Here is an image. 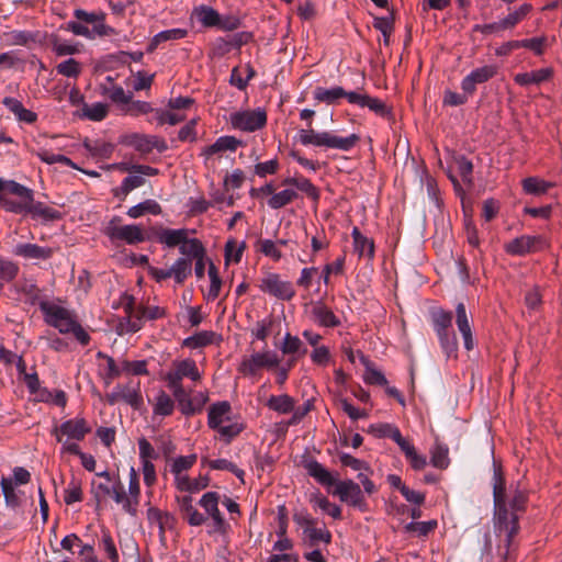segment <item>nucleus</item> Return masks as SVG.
<instances>
[{
    "mask_svg": "<svg viewBox=\"0 0 562 562\" xmlns=\"http://www.w3.org/2000/svg\"><path fill=\"white\" fill-rule=\"evenodd\" d=\"M91 431V426L83 417H75L59 425L54 430L56 439L61 442V438L82 441Z\"/></svg>",
    "mask_w": 562,
    "mask_h": 562,
    "instance_id": "17",
    "label": "nucleus"
},
{
    "mask_svg": "<svg viewBox=\"0 0 562 562\" xmlns=\"http://www.w3.org/2000/svg\"><path fill=\"white\" fill-rule=\"evenodd\" d=\"M209 278L211 281L210 289L207 292V300L214 301L218 297L221 286H222V280L218 276L216 267L211 262L209 267Z\"/></svg>",
    "mask_w": 562,
    "mask_h": 562,
    "instance_id": "64",
    "label": "nucleus"
},
{
    "mask_svg": "<svg viewBox=\"0 0 562 562\" xmlns=\"http://www.w3.org/2000/svg\"><path fill=\"white\" fill-rule=\"evenodd\" d=\"M344 94H346V91L341 87H333L330 89L316 87L314 90V99L326 104L337 103L339 99L344 98Z\"/></svg>",
    "mask_w": 562,
    "mask_h": 562,
    "instance_id": "40",
    "label": "nucleus"
},
{
    "mask_svg": "<svg viewBox=\"0 0 562 562\" xmlns=\"http://www.w3.org/2000/svg\"><path fill=\"white\" fill-rule=\"evenodd\" d=\"M125 316L122 317L117 325L120 335L127 333H136L143 327L144 313L142 306H135L133 296H125L123 301Z\"/></svg>",
    "mask_w": 562,
    "mask_h": 562,
    "instance_id": "12",
    "label": "nucleus"
},
{
    "mask_svg": "<svg viewBox=\"0 0 562 562\" xmlns=\"http://www.w3.org/2000/svg\"><path fill=\"white\" fill-rule=\"evenodd\" d=\"M243 429L244 427L241 424L229 419V422L222 424L215 430L222 439L226 442H231V440L238 436Z\"/></svg>",
    "mask_w": 562,
    "mask_h": 562,
    "instance_id": "60",
    "label": "nucleus"
},
{
    "mask_svg": "<svg viewBox=\"0 0 562 562\" xmlns=\"http://www.w3.org/2000/svg\"><path fill=\"white\" fill-rule=\"evenodd\" d=\"M279 363L280 358L277 352L263 350L244 357L238 366V371L245 376H257L263 369L272 370Z\"/></svg>",
    "mask_w": 562,
    "mask_h": 562,
    "instance_id": "7",
    "label": "nucleus"
},
{
    "mask_svg": "<svg viewBox=\"0 0 562 562\" xmlns=\"http://www.w3.org/2000/svg\"><path fill=\"white\" fill-rule=\"evenodd\" d=\"M459 331L463 339L464 348L468 351H472L475 346L473 333L469 319L467 317L465 308L463 304L459 303Z\"/></svg>",
    "mask_w": 562,
    "mask_h": 562,
    "instance_id": "34",
    "label": "nucleus"
},
{
    "mask_svg": "<svg viewBox=\"0 0 562 562\" xmlns=\"http://www.w3.org/2000/svg\"><path fill=\"white\" fill-rule=\"evenodd\" d=\"M188 236V229L186 228H179V229H171V228H160L156 233V238L160 244L166 245L167 247H176L181 246L183 241H187Z\"/></svg>",
    "mask_w": 562,
    "mask_h": 562,
    "instance_id": "31",
    "label": "nucleus"
},
{
    "mask_svg": "<svg viewBox=\"0 0 562 562\" xmlns=\"http://www.w3.org/2000/svg\"><path fill=\"white\" fill-rule=\"evenodd\" d=\"M231 405L227 402H218L210 406L207 425L211 429H216L222 424L229 422Z\"/></svg>",
    "mask_w": 562,
    "mask_h": 562,
    "instance_id": "28",
    "label": "nucleus"
},
{
    "mask_svg": "<svg viewBox=\"0 0 562 562\" xmlns=\"http://www.w3.org/2000/svg\"><path fill=\"white\" fill-rule=\"evenodd\" d=\"M345 261H346V256L342 255V256L338 257L334 262L324 266L323 272H322V279L326 285L329 284L331 274L340 276L344 273Z\"/></svg>",
    "mask_w": 562,
    "mask_h": 562,
    "instance_id": "59",
    "label": "nucleus"
},
{
    "mask_svg": "<svg viewBox=\"0 0 562 562\" xmlns=\"http://www.w3.org/2000/svg\"><path fill=\"white\" fill-rule=\"evenodd\" d=\"M554 183L546 181L537 177H529L522 180V188L526 193L540 195L553 188Z\"/></svg>",
    "mask_w": 562,
    "mask_h": 562,
    "instance_id": "44",
    "label": "nucleus"
},
{
    "mask_svg": "<svg viewBox=\"0 0 562 562\" xmlns=\"http://www.w3.org/2000/svg\"><path fill=\"white\" fill-rule=\"evenodd\" d=\"M192 18H195L204 27H216L220 23V13L205 4L195 7L192 11Z\"/></svg>",
    "mask_w": 562,
    "mask_h": 562,
    "instance_id": "32",
    "label": "nucleus"
},
{
    "mask_svg": "<svg viewBox=\"0 0 562 562\" xmlns=\"http://www.w3.org/2000/svg\"><path fill=\"white\" fill-rule=\"evenodd\" d=\"M247 245L245 241H237L234 238H229L224 248L225 265L239 263Z\"/></svg>",
    "mask_w": 562,
    "mask_h": 562,
    "instance_id": "37",
    "label": "nucleus"
},
{
    "mask_svg": "<svg viewBox=\"0 0 562 562\" xmlns=\"http://www.w3.org/2000/svg\"><path fill=\"white\" fill-rule=\"evenodd\" d=\"M120 218L114 217L105 228V234L111 240H122L128 245H135L145 240V233L139 225H120Z\"/></svg>",
    "mask_w": 562,
    "mask_h": 562,
    "instance_id": "11",
    "label": "nucleus"
},
{
    "mask_svg": "<svg viewBox=\"0 0 562 562\" xmlns=\"http://www.w3.org/2000/svg\"><path fill=\"white\" fill-rule=\"evenodd\" d=\"M98 480L91 482V494L98 504L112 499L124 510V504L128 506L125 487L119 475L109 471L98 472Z\"/></svg>",
    "mask_w": 562,
    "mask_h": 562,
    "instance_id": "5",
    "label": "nucleus"
},
{
    "mask_svg": "<svg viewBox=\"0 0 562 562\" xmlns=\"http://www.w3.org/2000/svg\"><path fill=\"white\" fill-rule=\"evenodd\" d=\"M155 119L157 120V123L159 125L169 124V125H176L182 121L186 120V115L176 112L173 110H158L155 109Z\"/></svg>",
    "mask_w": 562,
    "mask_h": 562,
    "instance_id": "58",
    "label": "nucleus"
},
{
    "mask_svg": "<svg viewBox=\"0 0 562 562\" xmlns=\"http://www.w3.org/2000/svg\"><path fill=\"white\" fill-rule=\"evenodd\" d=\"M126 144L143 155H147L154 149H157L159 153H164L168 148L164 138L139 133H134L127 136Z\"/></svg>",
    "mask_w": 562,
    "mask_h": 562,
    "instance_id": "19",
    "label": "nucleus"
},
{
    "mask_svg": "<svg viewBox=\"0 0 562 562\" xmlns=\"http://www.w3.org/2000/svg\"><path fill=\"white\" fill-rule=\"evenodd\" d=\"M282 184L296 188L297 190L304 192L308 198H311L314 201H317L319 199L318 189L307 178L289 177L282 181Z\"/></svg>",
    "mask_w": 562,
    "mask_h": 562,
    "instance_id": "35",
    "label": "nucleus"
},
{
    "mask_svg": "<svg viewBox=\"0 0 562 562\" xmlns=\"http://www.w3.org/2000/svg\"><path fill=\"white\" fill-rule=\"evenodd\" d=\"M221 495L217 492H206L199 501V505L205 510L212 520L211 532L225 533L228 525L218 509Z\"/></svg>",
    "mask_w": 562,
    "mask_h": 562,
    "instance_id": "14",
    "label": "nucleus"
},
{
    "mask_svg": "<svg viewBox=\"0 0 562 562\" xmlns=\"http://www.w3.org/2000/svg\"><path fill=\"white\" fill-rule=\"evenodd\" d=\"M56 71L64 77L76 79L82 71V65L74 58H68L56 66Z\"/></svg>",
    "mask_w": 562,
    "mask_h": 562,
    "instance_id": "51",
    "label": "nucleus"
},
{
    "mask_svg": "<svg viewBox=\"0 0 562 562\" xmlns=\"http://www.w3.org/2000/svg\"><path fill=\"white\" fill-rule=\"evenodd\" d=\"M8 193L16 195L20 200L14 201L4 193L3 196H0V206L14 214H26L27 203L31 200V189L15 182L9 184Z\"/></svg>",
    "mask_w": 562,
    "mask_h": 562,
    "instance_id": "16",
    "label": "nucleus"
},
{
    "mask_svg": "<svg viewBox=\"0 0 562 562\" xmlns=\"http://www.w3.org/2000/svg\"><path fill=\"white\" fill-rule=\"evenodd\" d=\"M188 32L183 29H171L156 34L148 45V52H154L160 43L184 38Z\"/></svg>",
    "mask_w": 562,
    "mask_h": 562,
    "instance_id": "42",
    "label": "nucleus"
},
{
    "mask_svg": "<svg viewBox=\"0 0 562 562\" xmlns=\"http://www.w3.org/2000/svg\"><path fill=\"white\" fill-rule=\"evenodd\" d=\"M531 10V5L522 4L514 12H510L506 18L501 20V26L504 30L513 29L519 21H521Z\"/></svg>",
    "mask_w": 562,
    "mask_h": 562,
    "instance_id": "57",
    "label": "nucleus"
},
{
    "mask_svg": "<svg viewBox=\"0 0 562 562\" xmlns=\"http://www.w3.org/2000/svg\"><path fill=\"white\" fill-rule=\"evenodd\" d=\"M368 432L378 438H391L392 440L395 437H400V429L389 423L372 424L369 426Z\"/></svg>",
    "mask_w": 562,
    "mask_h": 562,
    "instance_id": "50",
    "label": "nucleus"
},
{
    "mask_svg": "<svg viewBox=\"0 0 562 562\" xmlns=\"http://www.w3.org/2000/svg\"><path fill=\"white\" fill-rule=\"evenodd\" d=\"M179 250L183 256L192 257L194 259L198 257H205V249L202 243L196 238L189 239L187 237V241L181 244Z\"/></svg>",
    "mask_w": 562,
    "mask_h": 562,
    "instance_id": "56",
    "label": "nucleus"
},
{
    "mask_svg": "<svg viewBox=\"0 0 562 562\" xmlns=\"http://www.w3.org/2000/svg\"><path fill=\"white\" fill-rule=\"evenodd\" d=\"M214 337H215V334L213 331H207V330L199 331L190 337H187L183 340L182 346L191 348V349L202 348V347L211 345L214 340Z\"/></svg>",
    "mask_w": 562,
    "mask_h": 562,
    "instance_id": "47",
    "label": "nucleus"
},
{
    "mask_svg": "<svg viewBox=\"0 0 562 562\" xmlns=\"http://www.w3.org/2000/svg\"><path fill=\"white\" fill-rule=\"evenodd\" d=\"M117 168L121 171H127L130 173H139L146 177H154L158 175V169L147 165H131L127 162H120L109 166V169Z\"/></svg>",
    "mask_w": 562,
    "mask_h": 562,
    "instance_id": "53",
    "label": "nucleus"
},
{
    "mask_svg": "<svg viewBox=\"0 0 562 562\" xmlns=\"http://www.w3.org/2000/svg\"><path fill=\"white\" fill-rule=\"evenodd\" d=\"M259 288L262 292L283 301H290L295 295L292 283L282 280L277 273H268L260 279Z\"/></svg>",
    "mask_w": 562,
    "mask_h": 562,
    "instance_id": "13",
    "label": "nucleus"
},
{
    "mask_svg": "<svg viewBox=\"0 0 562 562\" xmlns=\"http://www.w3.org/2000/svg\"><path fill=\"white\" fill-rule=\"evenodd\" d=\"M26 214H31L33 218H42L44 221H56L60 217V213L46 205L43 202L34 201V193L31 190V200L27 203Z\"/></svg>",
    "mask_w": 562,
    "mask_h": 562,
    "instance_id": "27",
    "label": "nucleus"
},
{
    "mask_svg": "<svg viewBox=\"0 0 562 562\" xmlns=\"http://www.w3.org/2000/svg\"><path fill=\"white\" fill-rule=\"evenodd\" d=\"M266 406L279 414H289L295 407V400L288 394L271 395L267 400Z\"/></svg>",
    "mask_w": 562,
    "mask_h": 562,
    "instance_id": "33",
    "label": "nucleus"
},
{
    "mask_svg": "<svg viewBox=\"0 0 562 562\" xmlns=\"http://www.w3.org/2000/svg\"><path fill=\"white\" fill-rule=\"evenodd\" d=\"M106 401L112 405L124 402L134 408H138L143 404L139 383L131 381L125 384H117L112 392L106 394Z\"/></svg>",
    "mask_w": 562,
    "mask_h": 562,
    "instance_id": "15",
    "label": "nucleus"
},
{
    "mask_svg": "<svg viewBox=\"0 0 562 562\" xmlns=\"http://www.w3.org/2000/svg\"><path fill=\"white\" fill-rule=\"evenodd\" d=\"M553 70L552 68H541L530 72H521L517 74L514 77V80L519 86H529V85H540L544 81H548L552 78Z\"/></svg>",
    "mask_w": 562,
    "mask_h": 562,
    "instance_id": "30",
    "label": "nucleus"
},
{
    "mask_svg": "<svg viewBox=\"0 0 562 562\" xmlns=\"http://www.w3.org/2000/svg\"><path fill=\"white\" fill-rule=\"evenodd\" d=\"M2 104L14 114L19 122L33 124L37 121V114L24 108L22 102L18 99L7 97L3 99Z\"/></svg>",
    "mask_w": 562,
    "mask_h": 562,
    "instance_id": "26",
    "label": "nucleus"
},
{
    "mask_svg": "<svg viewBox=\"0 0 562 562\" xmlns=\"http://www.w3.org/2000/svg\"><path fill=\"white\" fill-rule=\"evenodd\" d=\"M83 499L81 481L72 477L64 491V502L67 505L81 502Z\"/></svg>",
    "mask_w": 562,
    "mask_h": 562,
    "instance_id": "48",
    "label": "nucleus"
},
{
    "mask_svg": "<svg viewBox=\"0 0 562 562\" xmlns=\"http://www.w3.org/2000/svg\"><path fill=\"white\" fill-rule=\"evenodd\" d=\"M333 494L350 506L362 508L366 505L360 485L352 480L337 481Z\"/></svg>",
    "mask_w": 562,
    "mask_h": 562,
    "instance_id": "18",
    "label": "nucleus"
},
{
    "mask_svg": "<svg viewBox=\"0 0 562 562\" xmlns=\"http://www.w3.org/2000/svg\"><path fill=\"white\" fill-rule=\"evenodd\" d=\"M307 474L312 476L317 483L325 487L335 486L337 477L328 471L322 463L311 461L305 465Z\"/></svg>",
    "mask_w": 562,
    "mask_h": 562,
    "instance_id": "25",
    "label": "nucleus"
},
{
    "mask_svg": "<svg viewBox=\"0 0 562 562\" xmlns=\"http://www.w3.org/2000/svg\"><path fill=\"white\" fill-rule=\"evenodd\" d=\"M13 254L24 259L46 260L53 256V249L36 244L24 243L18 244L14 247Z\"/></svg>",
    "mask_w": 562,
    "mask_h": 562,
    "instance_id": "22",
    "label": "nucleus"
},
{
    "mask_svg": "<svg viewBox=\"0 0 562 562\" xmlns=\"http://www.w3.org/2000/svg\"><path fill=\"white\" fill-rule=\"evenodd\" d=\"M147 519L150 525L157 526L160 532H164L165 528L171 524L173 518L167 512H162L156 507H149L147 509Z\"/></svg>",
    "mask_w": 562,
    "mask_h": 562,
    "instance_id": "49",
    "label": "nucleus"
},
{
    "mask_svg": "<svg viewBox=\"0 0 562 562\" xmlns=\"http://www.w3.org/2000/svg\"><path fill=\"white\" fill-rule=\"evenodd\" d=\"M548 247L547 239L541 235H521L504 245L506 254L512 256H526L541 251Z\"/></svg>",
    "mask_w": 562,
    "mask_h": 562,
    "instance_id": "10",
    "label": "nucleus"
},
{
    "mask_svg": "<svg viewBox=\"0 0 562 562\" xmlns=\"http://www.w3.org/2000/svg\"><path fill=\"white\" fill-rule=\"evenodd\" d=\"M299 196L297 192L293 188H285L279 192H276L267 201V205L272 210L282 209L291 204Z\"/></svg>",
    "mask_w": 562,
    "mask_h": 562,
    "instance_id": "36",
    "label": "nucleus"
},
{
    "mask_svg": "<svg viewBox=\"0 0 562 562\" xmlns=\"http://www.w3.org/2000/svg\"><path fill=\"white\" fill-rule=\"evenodd\" d=\"M40 307L45 322L57 328L61 334H68L74 328L76 319L67 308L52 302H42Z\"/></svg>",
    "mask_w": 562,
    "mask_h": 562,
    "instance_id": "9",
    "label": "nucleus"
},
{
    "mask_svg": "<svg viewBox=\"0 0 562 562\" xmlns=\"http://www.w3.org/2000/svg\"><path fill=\"white\" fill-rule=\"evenodd\" d=\"M353 250L359 258L366 257L369 260L374 258V241L372 238L364 236L360 229L355 226L351 232Z\"/></svg>",
    "mask_w": 562,
    "mask_h": 562,
    "instance_id": "23",
    "label": "nucleus"
},
{
    "mask_svg": "<svg viewBox=\"0 0 562 562\" xmlns=\"http://www.w3.org/2000/svg\"><path fill=\"white\" fill-rule=\"evenodd\" d=\"M297 136L303 146L313 145L341 151L351 150L360 140V136L357 134L340 136L330 131L316 132L313 128L300 130Z\"/></svg>",
    "mask_w": 562,
    "mask_h": 562,
    "instance_id": "3",
    "label": "nucleus"
},
{
    "mask_svg": "<svg viewBox=\"0 0 562 562\" xmlns=\"http://www.w3.org/2000/svg\"><path fill=\"white\" fill-rule=\"evenodd\" d=\"M82 111H83V115L87 119L98 122V121H102L103 119H105V116L108 115V112H109V108L104 103L97 102V103H92L90 105H85Z\"/></svg>",
    "mask_w": 562,
    "mask_h": 562,
    "instance_id": "61",
    "label": "nucleus"
},
{
    "mask_svg": "<svg viewBox=\"0 0 562 562\" xmlns=\"http://www.w3.org/2000/svg\"><path fill=\"white\" fill-rule=\"evenodd\" d=\"M184 378H188L193 382L201 380V373L193 359L188 358L183 360H175L164 376L167 386L171 391L175 400L179 403L184 402L188 397V392L182 384Z\"/></svg>",
    "mask_w": 562,
    "mask_h": 562,
    "instance_id": "4",
    "label": "nucleus"
},
{
    "mask_svg": "<svg viewBox=\"0 0 562 562\" xmlns=\"http://www.w3.org/2000/svg\"><path fill=\"white\" fill-rule=\"evenodd\" d=\"M153 416L155 417H168L171 416L176 408L175 400L167 392L160 390L154 397L153 402Z\"/></svg>",
    "mask_w": 562,
    "mask_h": 562,
    "instance_id": "24",
    "label": "nucleus"
},
{
    "mask_svg": "<svg viewBox=\"0 0 562 562\" xmlns=\"http://www.w3.org/2000/svg\"><path fill=\"white\" fill-rule=\"evenodd\" d=\"M430 317L442 350L448 358H457V338L452 325V313L442 308H432Z\"/></svg>",
    "mask_w": 562,
    "mask_h": 562,
    "instance_id": "6",
    "label": "nucleus"
},
{
    "mask_svg": "<svg viewBox=\"0 0 562 562\" xmlns=\"http://www.w3.org/2000/svg\"><path fill=\"white\" fill-rule=\"evenodd\" d=\"M146 213H150V214H154V215H157V214H160L161 213V207L160 205L154 201V200H146L137 205H134L132 207L128 209L127 211V215L131 217V218H138L140 216H143L144 214Z\"/></svg>",
    "mask_w": 562,
    "mask_h": 562,
    "instance_id": "46",
    "label": "nucleus"
},
{
    "mask_svg": "<svg viewBox=\"0 0 562 562\" xmlns=\"http://www.w3.org/2000/svg\"><path fill=\"white\" fill-rule=\"evenodd\" d=\"M494 531L499 539L498 550L505 562H513L510 554L513 540L519 532V512H524L527 504V495L516 491L509 506L506 504L505 479L501 469L494 470Z\"/></svg>",
    "mask_w": 562,
    "mask_h": 562,
    "instance_id": "1",
    "label": "nucleus"
},
{
    "mask_svg": "<svg viewBox=\"0 0 562 562\" xmlns=\"http://www.w3.org/2000/svg\"><path fill=\"white\" fill-rule=\"evenodd\" d=\"M202 464L207 465L212 470H221V471L232 472L241 481L245 475L244 470L239 469L235 463L228 461L227 459L210 460L207 458H202Z\"/></svg>",
    "mask_w": 562,
    "mask_h": 562,
    "instance_id": "43",
    "label": "nucleus"
},
{
    "mask_svg": "<svg viewBox=\"0 0 562 562\" xmlns=\"http://www.w3.org/2000/svg\"><path fill=\"white\" fill-rule=\"evenodd\" d=\"M169 270L171 278H173L178 284H182L191 274V259L184 257L178 258Z\"/></svg>",
    "mask_w": 562,
    "mask_h": 562,
    "instance_id": "41",
    "label": "nucleus"
},
{
    "mask_svg": "<svg viewBox=\"0 0 562 562\" xmlns=\"http://www.w3.org/2000/svg\"><path fill=\"white\" fill-rule=\"evenodd\" d=\"M122 111L131 116H139L155 112V109L146 101H133L131 99L130 103H127L125 108H122Z\"/></svg>",
    "mask_w": 562,
    "mask_h": 562,
    "instance_id": "62",
    "label": "nucleus"
},
{
    "mask_svg": "<svg viewBox=\"0 0 562 562\" xmlns=\"http://www.w3.org/2000/svg\"><path fill=\"white\" fill-rule=\"evenodd\" d=\"M195 454L177 457L171 463L170 472L172 474L184 473L190 470L195 464Z\"/></svg>",
    "mask_w": 562,
    "mask_h": 562,
    "instance_id": "63",
    "label": "nucleus"
},
{
    "mask_svg": "<svg viewBox=\"0 0 562 562\" xmlns=\"http://www.w3.org/2000/svg\"><path fill=\"white\" fill-rule=\"evenodd\" d=\"M241 145L243 142L237 139L235 136H221L215 140V143L204 148L203 155L209 158L215 154L235 151Z\"/></svg>",
    "mask_w": 562,
    "mask_h": 562,
    "instance_id": "29",
    "label": "nucleus"
},
{
    "mask_svg": "<svg viewBox=\"0 0 562 562\" xmlns=\"http://www.w3.org/2000/svg\"><path fill=\"white\" fill-rule=\"evenodd\" d=\"M255 250L270 258L272 261L278 262L282 258V251L279 244L272 239L259 238L255 243Z\"/></svg>",
    "mask_w": 562,
    "mask_h": 562,
    "instance_id": "39",
    "label": "nucleus"
},
{
    "mask_svg": "<svg viewBox=\"0 0 562 562\" xmlns=\"http://www.w3.org/2000/svg\"><path fill=\"white\" fill-rule=\"evenodd\" d=\"M128 506L124 504V512L130 515H136L140 498L139 476L135 468H131L128 472V492L126 493Z\"/></svg>",
    "mask_w": 562,
    "mask_h": 562,
    "instance_id": "20",
    "label": "nucleus"
},
{
    "mask_svg": "<svg viewBox=\"0 0 562 562\" xmlns=\"http://www.w3.org/2000/svg\"><path fill=\"white\" fill-rule=\"evenodd\" d=\"M304 535L308 539L310 546H316L318 542L328 544L331 541L330 531L326 527L318 528L316 524L308 528Z\"/></svg>",
    "mask_w": 562,
    "mask_h": 562,
    "instance_id": "52",
    "label": "nucleus"
},
{
    "mask_svg": "<svg viewBox=\"0 0 562 562\" xmlns=\"http://www.w3.org/2000/svg\"><path fill=\"white\" fill-rule=\"evenodd\" d=\"M315 321L324 327H337L340 325L339 318L326 306H316L313 310Z\"/></svg>",
    "mask_w": 562,
    "mask_h": 562,
    "instance_id": "45",
    "label": "nucleus"
},
{
    "mask_svg": "<svg viewBox=\"0 0 562 562\" xmlns=\"http://www.w3.org/2000/svg\"><path fill=\"white\" fill-rule=\"evenodd\" d=\"M19 272V267L11 260L0 258V290L5 283L15 279Z\"/></svg>",
    "mask_w": 562,
    "mask_h": 562,
    "instance_id": "55",
    "label": "nucleus"
},
{
    "mask_svg": "<svg viewBox=\"0 0 562 562\" xmlns=\"http://www.w3.org/2000/svg\"><path fill=\"white\" fill-rule=\"evenodd\" d=\"M52 50L58 57L63 56H71L79 54L81 52L82 45L80 43H72L65 40L59 38L58 36H53L50 38Z\"/></svg>",
    "mask_w": 562,
    "mask_h": 562,
    "instance_id": "38",
    "label": "nucleus"
},
{
    "mask_svg": "<svg viewBox=\"0 0 562 562\" xmlns=\"http://www.w3.org/2000/svg\"><path fill=\"white\" fill-rule=\"evenodd\" d=\"M5 41L9 45L27 46L36 41V34L27 31L14 30L4 34Z\"/></svg>",
    "mask_w": 562,
    "mask_h": 562,
    "instance_id": "54",
    "label": "nucleus"
},
{
    "mask_svg": "<svg viewBox=\"0 0 562 562\" xmlns=\"http://www.w3.org/2000/svg\"><path fill=\"white\" fill-rule=\"evenodd\" d=\"M229 122L235 130L243 132H256L266 126L267 112L261 108L236 111L231 114Z\"/></svg>",
    "mask_w": 562,
    "mask_h": 562,
    "instance_id": "8",
    "label": "nucleus"
},
{
    "mask_svg": "<svg viewBox=\"0 0 562 562\" xmlns=\"http://www.w3.org/2000/svg\"><path fill=\"white\" fill-rule=\"evenodd\" d=\"M97 357L102 360V363L99 364L100 374L105 385H110L114 379L123 373V363L122 361L116 362L112 357L103 352H98Z\"/></svg>",
    "mask_w": 562,
    "mask_h": 562,
    "instance_id": "21",
    "label": "nucleus"
},
{
    "mask_svg": "<svg viewBox=\"0 0 562 562\" xmlns=\"http://www.w3.org/2000/svg\"><path fill=\"white\" fill-rule=\"evenodd\" d=\"M74 16L77 21L67 22L65 29L75 35L94 40L98 36H110L115 33L113 27L104 24V13L87 12L82 9H76Z\"/></svg>",
    "mask_w": 562,
    "mask_h": 562,
    "instance_id": "2",
    "label": "nucleus"
}]
</instances>
